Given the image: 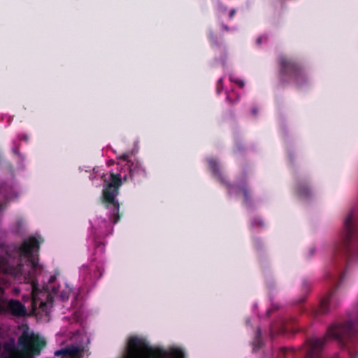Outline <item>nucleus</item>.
<instances>
[{"mask_svg":"<svg viewBox=\"0 0 358 358\" xmlns=\"http://www.w3.org/2000/svg\"><path fill=\"white\" fill-rule=\"evenodd\" d=\"M35 236L23 240L20 247H15L12 254L7 252L6 257L0 258V271L13 276L15 279H23L24 283L32 287V308L47 312L53 303L52 296L48 292H38L36 275L41 272L38 264L40 244Z\"/></svg>","mask_w":358,"mask_h":358,"instance_id":"nucleus-1","label":"nucleus"},{"mask_svg":"<svg viewBox=\"0 0 358 358\" xmlns=\"http://www.w3.org/2000/svg\"><path fill=\"white\" fill-rule=\"evenodd\" d=\"M350 263H358V221L353 210L348 213L343 222V229L339 241L335 243L327 268L325 278L331 282L334 288L320 301L315 315L327 314L337 306L335 293L341 284Z\"/></svg>","mask_w":358,"mask_h":358,"instance_id":"nucleus-2","label":"nucleus"},{"mask_svg":"<svg viewBox=\"0 0 358 358\" xmlns=\"http://www.w3.org/2000/svg\"><path fill=\"white\" fill-rule=\"evenodd\" d=\"M129 175L121 173H110L109 181L104 185L102 190L101 202L104 207L109 210V219L113 223H117L121 219L120 213V203L117 196L120 193V188L122 185V179L127 181L128 179L134 182H141L147 177V171L141 163L134 159V162H129L127 169Z\"/></svg>","mask_w":358,"mask_h":358,"instance_id":"nucleus-3","label":"nucleus"},{"mask_svg":"<svg viewBox=\"0 0 358 358\" xmlns=\"http://www.w3.org/2000/svg\"><path fill=\"white\" fill-rule=\"evenodd\" d=\"M280 66V82L282 85L293 81L297 87H301L308 81L303 66L295 59L286 55H280L278 59Z\"/></svg>","mask_w":358,"mask_h":358,"instance_id":"nucleus-4","label":"nucleus"},{"mask_svg":"<svg viewBox=\"0 0 358 358\" xmlns=\"http://www.w3.org/2000/svg\"><path fill=\"white\" fill-rule=\"evenodd\" d=\"M126 358H164L167 353L159 348H153L148 343L137 336H131L127 341Z\"/></svg>","mask_w":358,"mask_h":358,"instance_id":"nucleus-5","label":"nucleus"},{"mask_svg":"<svg viewBox=\"0 0 358 358\" xmlns=\"http://www.w3.org/2000/svg\"><path fill=\"white\" fill-rule=\"evenodd\" d=\"M6 313L22 317L27 315V308L23 303L16 299H10L8 302L0 300V314Z\"/></svg>","mask_w":358,"mask_h":358,"instance_id":"nucleus-6","label":"nucleus"},{"mask_svg":"<svg viewBox=\"0 0 358 358\" xmlns=\"http://www.w3.org/2000/svg\"><path fill=\"white\" fill-rule=\"evenodd\" d=\"M208 166H209L210 169L211 170V171L214 174V176L217 178V180H219V181L222 184L226 185L229 191H231V188L234 186L231 185V184H229L227 181L225 177L222 174V173L220 172V171L219 169V166H218L217 163L215 160L210 159L208 162Z\"/></svg>","mask_w":358,"mask_h":358,"instance_id":"nucleus-7","label":"nucleus"},{"mask_svg":"<svg viewBox=\"0 0 358 358\" xmlns=\"http://www.w3.org/2000/svg\"><path fill=\"white\" fill-rule=\"evenodd\" d=\"M12 189V187L6 182L0 184V194H2L4 199L0 203V212L6 209L8 200L11 196Z\"/></svg>","mask_w":358,"mask_h":358,"instance_id":"nucleus-8","label":"nucleus"},{"mask_svg":"<svg viewBox=\"0 0 358 358\" xmlns=\"http://www.w3.org/2000/svg\"><path fill=\"white\" fill-rule=\"evenodd\" d=\"M234 187L231 188V191L229 190V194H231V191L236 188L240 189L243 196V202L246 206H251L252 204V195L250 189L246 185H243L241 186H235L232 185Z\"/></svg>","mask_w":358,"mask_h":358,"instance_id":"nucleus-9","label":"nucleus"},{"mask_svg":"<svg viewBox=\"0 0 358 358\" xmlns=\"http://www.w3.org/2000/svg\"><path fill=\"white\" fill-rule=\"evenodd\" d=\"M81 354V350L78 347H71L64 350H57L55 355H62L64 357H78Z\"/></svg>","mask_w":358,"mask_h":358,"instance_id":"nucleus-10","label":"nucleus"},{"mask_svg":"<svg viewBox=\"0 0 358 358\" xmlns=\"http://www.w3.org/2000/svg\"><path fill=\"white\" fill-rule=\"evenodd\" d=\"M296 194L301 199L308 198L311 195L310 187L304 182H299L296 189Z\"/></svg>","mask_w":358,"mask_h":358,"instance_id":"nucleus-11","label":"nucleus"},{"mask_svg":"<svg viewBox=\"0 0 358 358\" xmlns=\"http://www.w3.org/2000/svg\"><path fill=\"white\" fill-rule=\"evenodd\" d=\"M252 345L254 349L256 350L260 349L263 345L262 332L259 327H257L256 329L255 338L252 341Z\"/></svg>","mask_w":358,"mask_h":358,"instance_id":"nucleus-12","label":"nucleus"},{"mask_svg":"<svg viewBox=\"0 0 358 358\" xmlns=\"http://www.w3.org/2000/svg\"><path fill=\"white\" fill-rule=\"evenodd\" d=\"M294 352L295 351L293 348L283 347L279 349L278 352V358H286L287 356L293 355Z\"/></svg>","mask_w":358,"mask_h":358,"instance_id":"nucleus-13","label":"nucleus"},{"mask_svg":"<svg viewBox=\"0 0 358 358\" xmlns=\"http://www.w3.org/2000/svg\"><path fill=\"white\" fill-rule=\"evenodd\" d=\"M232 94H234V92L232 94H227L226 99L231 105H234L239 101L240 96L236 94L234 98H233Z\"/></svg>","mask_w":358,"mask_h":358,"instance_id":"nucleus-14","label":"nucleus"},{"mask_svg":"<svg viewBox=\"0 0 358 358\" xmlns=\"http://www.w3.org/2000/svg\"><path fill=\"white\" fill-rule=\"evenodd\" d=\"M229 80L231 83L236 84L240 88H243L245 86V82L233 75L229 76Z\"/></svg>","mask_w":358,"mask_h":358,"instance_id":"nucleus-15","label":"nucleus"},{"mask_svg":"<svg viewBox=\"0 0 358 358\" xmlns=\"http://www.w3.org/2000/svg\"><path fill=\"white\" fill-rule=\"evenodd\" d=\"M251 225L256 227H264V223L260 217H254L251 220Z\"/></svg>","mask_w":358,"mask_h":358,"instance_id":"nucleus-16","label":"nucleus"},{"mask_svg":"<svg viewBox=\"0 0 358 358\" xmlns=\"http://www.w3.org/2000/svg\"><path fill=\"white\" fill-rule=\"evenodd\" d=\"M119 159H122L124 162H125L124 167L125 169H127V165L129 162H134V160H131L129 159V155L128 154H123L121 156L118 157Z\"/></svg>","mask_w":358,"mask_h":358,"instance_id":"nucleus-17","label":"nucleus"},{"mask_svg":"<svg viewBox=\"0 0 358 358\" xmlns=\"http://www.w3.org/2000/svg\"><path fill=\"white\" fill-rule=\"evenodd\" d=\"M224 88V84H223V79L222 78H220L217 82V87H216V91L218 94L221 93V92L223 90Z\"/></svg>","mask_w":358,"mask_h":358,"instance_id":"nucleus-18","label":"nucleus"},{"mask_svg":"<svg viewBox=\"0 0 358 358\" xmlns=\"http://www.w3.org/2000/svg\"><path fill=\"white\" fill-rule=\"evenodd\" d=\"M171 355L173 358H185L184 353L178 350H174Z\"/></svg>","mask_w":358,"mask_h":358,"instance_id":"nucleus-19","label":"nucleus"},{"mask_svg":"<svg viewBox=\"0 0 358 358\" xmlns=\"http://www.w3.org/2000/svg\"><path fill=\"white\" fill-rule=\"evenodd\" d=\"M292 329H294V327H289V325L288 324H287V323L282 324V331L286 332V331H291Z\"/></svg>","mask_w":358,"mask_h":358,"instance_id":"nucleus-20","label":"nucleus"},{"mask_svg":"<svg viewBox=\"0 0 358 358\" xmlns=\"http://www.w3.org/2000/svg\"><path fill=\"white\" fill-rule=\"evenodd\" d=\"M210 41H211V43L213 45H219L218 43L217 42V41L215 40V37L213 34H210Z\"/></svg>","mask_w":358,"mask_h":358,"instance_id":"nucleus-21","label":"nucleus"},{"mask_svg":"<svg viewBox=\"0 0 358 358\" xmlns=\"http://www.w3.org/2000/svg\"><path fill=\"white\" fill-rule=\"evenodd\" d=\"M236 9H231L230 13H229V19L230 20H232L234 15L236 14Z\"/></svg>","mask_w":358,"mask_h":358,"instance_id":"nucleus-22","label":"nucleus"},{"mask_svg":"<svg viewBox=\"0 0 358 358\" xmlns=\"http://www.w3.org/2000/svg\"><path fill=\"white\" fill-rule=\"evenodd\" d=\"M13 152L16 154V155H20V152H19V148L18 147H15L14 148H13Z\"/></svg>","mask_w":358,"mask_h":358,"instance_id":"nucleus-23","label":"nucleus"},{"mask_svg":"<svg viewBox=\"0 0 358 358\" xmlns=\"http://www.w3.org/2000/svg\"><path fill=\"white\" fill-rule=\"evenodd\" d=\"M263 38H264L263 36H260V37H259V38L257 39V43L259 45V44L261 43V42H262V41Z\"/></svg>","mask_w":358,"mask_h":358,"instance_id":"nucleus-24","label":"nucleus"},{"mask_svg":"<svg viewBox=\"0 0 358 358\" xmlns=\"http://www.w3.org/2000/svg\"><path fill=\"white\" fill-rule=\"evenodd\" d=\"M222 28H223L224 30H225L227 31H228L229 30V27L227 25H226V24H223L222 25Z\"/></svg>","mask_w":358,"mask_h":358,"instance_id":"nucleus-25","label":"nucleus"},{"mask_svg":"<svg viewBox=\"0 0 358 358\" xmlns=\"http://www.w3.org/2000/svg\"><path fill=\"white\" fill-rule=\"evenodd\" d=\"M104 245H102L101 243L96 245V248H101V249L103 248Z\"/></svg>","mask_w":358,"mask_h":358,"instance_id":"nucleus-26","label":"nucleus"},{"mask_svg":"<svg viewBox=\"0 0 358 358\" xmlns=\"http://www.w3.org/2000/svg\"><path fill=\"white\" fill-rule=\"evenodd\" d=\"M314 252H315V250L313 248H311L310 252H311L312 255L314 253Z\"/></svg>","mask_w":358,"mask_h":358,"instance_id":"nucleus-27","label":"nucleus"},{"mask_svg":"<svg viewBox=\"0 0 358 358\" xmlns=\"http://www.w3.org/2000/svg\"><path fill=\"white\" fill-rule=\"evenodd\" d=\"M303 286H308V282L306 281L303 282Z\"/></svg>","mask_w":358,"mask_h":358,"instance_id":"nucleus-28","label":"nucleus"},{"mask_svg":"<svg viewBox=\"0 0 358 358\" xmlns=\"http://www.w3.org/2000/svg\"><path fill=\"white\" fill-rule=\"evenodd\" d=\"M257 113V110L255 109L253 110V113Z\"/></svg>","mask_w":358,"mask_h":358,"instance_id":"nucleus-29","label":"nucleus"},{"mask_svg":"<svg viewBox=\"0 0 358 358\" xmlns=\"http://www.w3.org/2000/svg\"><path fill=\"white\" fill-rule=\"evenodd\" d=\"M352 358H356V357H353Z\"/></svg>","mask_w":358,"mask_h":358,"instance_id":"nucleus-30","label":"nucleus"}]
</instances>
